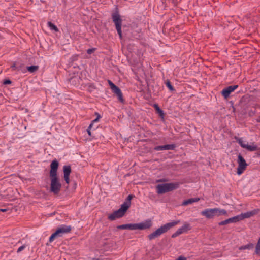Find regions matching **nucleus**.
<instances>
[{
	"label": "nucleus",
	"instance_id": "c9c22d12",
	"mask_svg": "<svg viewBox=\"0 0 260 260\" xmlns=\"http://www.w3.org/2000/svg\"><path fill=\"white\" fill-rule=\"evenodd\" d=\"M11 83V81L9 80H5L4 82V83L5 84H10Z\"/></svg>",
	"mask_w": 260,
	"mask_h": 260
},
{
	"label": "nucleus",
	"instance_id": "f704fd0d",
	"mask_svg": "<svg viewBox=\"0 0 260 260\" xmlns=\"http://www.w3.org/2000/svg\"><path fill=\"white\" fill-rule=\"evenodd\" d=\"M176 260H186V258L183 256H179L177 259Z\"/></svg>",
	"mask_w": 260,
	"mask_h": 260
},
{
	"label": "nucleus",
	"instance_id": "9d476101",
	"mask_svg": "<svg viewBox=\"0 0 260 260\" xmlns=\"http://www.w3.org/2000/svg\"><path fill=\"white\" fill-rule=\"evenodd\" d=\"M190 229V225L188 223H185L182 227L178 229L174 234H173L172 237L175 238L181 234L186 232Z\"/></svg>",
	"mask_w": 260,
	"mask_h": 260
},
{
	"label": "nucleus",
	"instance_id": "bb28decb",
	"mask_svg": "<svg viewBox=\"0 0 260 260\" xmlns=\"http://www.w3.org/2000/svg\"><path fill=\"white\" fill-rule=\"evenodd\" d=\"M251 247L250 245H247L245 246H241L239 248L240 250H244L246 249H249Z\"/></svg>",
	"mask_w": 260,
	"mask_h": 260
},
{
	"label": "nucleus",
	"instance_id": "4be33fe9",
	"mask_svg": "<svg viewBox=\"0 0 260 260\" xmlns=\"http://www.w3.org/2000/svg\"><path fill=\"white\" fill-rule=\"evenodd\" d=\"M154 107L155 108L156 112L159 114L160 116H162L164 115V112L161 109H160L158 105L155 104L154 105Z\"/></svg>",
	"mask_w": 260,
	"mask_h": 260
},
{
	"label": "nucleus",
	"instance_id": "423d86ee",
	"mask_svg": "<svg viewBox=\"0 0 260 260\" xmlns=\"http://www.w3.org/2000/svg\"><path fill=\"white\" fill-rule=\"evenodd\" d=\"M113 21L116 26V28L119 36L120 38H122L121 31V19L119 15L117 13H114L112 14Z\"/></svg>",
	"mask_w": 260,
	"mask_h": 260
},
{
	"label": "nucleus",
	"instance_id": "f3484780",
	"mask_svg": "<svg viewBox=\"0 0 260 260\" xmlns=\"http://www.w3.org/2000/svg\"><path fill=\"white\" fill-rule=\"evenodd\" d=\"M111 90H112L113 93L117 95L119 100H120V101H122V94L121 93L120 89L117 86H115L112 88H111Z\"/></svg>",
	"mask_w": 260,
	"mask_h": 260
},
{
	"label": "nucleus",
	"instance_id": "1a4fd4ad",
	"mask_svg": "<svg viewBox=\"0 0 260 260\" xmlns=\"http://www.w3.org/2000/svg\"><path fill=\"white\" fill-rule=\"evenodd\" d=\"M237 142L242 148L246 149L249 151H253L257 149V146L256 145H254L253 143L249 145L248 142L244 141L242 138H239L237 140Z\"/></svg>",
	"mask_w": 260,
	"mask_h": 260
},
{
	"label": "nucleus",
	"instance_id": "2f4dec72",
	"mask_svg": "<svg viewBox=\"0 0 260 260\" xmlns=\"http://www.w3.org/2000/svg\"><path fill=\"white\" fill-rule=\"evenodd\" d=\"M26 247V245H23L21 246H20L17 250V252H20L21 251H22V250H23Z\"/></svg>",
	"mask_w": 260,
	"mask_h": 260
},
{
	"label": "nucleus",
	"instance_id": "2eb2a0df",
	"mask_svg": "<svg viewBox=\"0 0 260 260\" xmlns=\"http://www.w3.org/2000/svg\"><path fill=\"white\" fill-rule=\"evenodd\" d=\"M175 148L174 144H167L162 146H157L154 148L156 151H161L164 150H173Z\"/></svg>",
	"mask_w": 260,
	"mask_h": 260
},
{
	"label": "nucleus",
	"instance_id": "4c0bfd02",
	"mask_svg": "<svg viewBox=\"0 0 260 260\" xmlns=\"http://www.w3.org/2000/svg\"><path fill=\"white\" fill-rule=\"evenodd\" d=\"M161 181H162V180H159L157 181V182H161Z\"/></svg>",
	"mask_w": 260,
	"mask_h": 260
},
{
	"label": "nucleus",
	"instance_id": "7c9ffc66",
	"mask_svg": "<svg viewBox=\"0 0 260 260\" xmlns=\"http://www.w3.org/2000/svg\"><path fill=\"white\" fill-rule=\"evenodd\" d=\"M92 126H93V123H91V124L89 125V127H88V129H87V133H88V135H89V136H91V135L90 130H91V129L92 128Z\"/></svg>",
	"mask_w": 260,
	"mask_h": 260
},
{
	"label": "nucleus",
	"instance_id": "e433bc0d",
	"mask_svg": "<svg viewBox=\"0 0 260 260\" xmlns=\"http://www.w3.org/2000/svg\"><path fill=\"white\" fill-rule=\"evenodd\" d=\"M7 210L6 209H0V211L4 212H6Z\"/></svg>",
	"mask_w": 260,
	"mask_h": 260
},
{
	"label": "nucleus",
	"instance_id": "a878e982",
	"mask_svg": "<svg viewBox=\"0 0 260 260\" xmlns=\"http://www.w3.org/2000/svg\"><path fill=\"white\" fill-rule=\"evenodd\" d=\"M118 229H128V224H122V225H119L118 227H117Z\"/></svg>",
	"mask_w": 260,
	"mask_h": 260
},
{
	"label": "nucleus",
	"instance_id": "f03ea898",
	"mask_svg": "<svg viewBox=\"0 0 260 260\" xmlns=\"http://www.w3.org/2000/svg\"><path fill=\"white\" fill-rule=\"evenodd\" d=\"M179 223V221H174L173 222L166 223L161 226L160 228H159L158 229H157L156 231H155L151 234H149L148 236V238L150 240H152L153 239L157 238L162 234L167 232L172 227L178 224Z\"/></svg>",
	"mask_w": 260,
	"mask_h": 260
},
{
	"label": "nucleus",
	"instance_id": "473e14b6",
	"mask_svg": "<svg viewBox=\"0 0 260 260\" xmlns=\"http://www.w3.org/2000/svg\"><path fill=\"white\" fill-rule=\"evenodd\" d=\"M94 48H90L87 50V52L88 53V54H91L94 51Z\"/></svg>",
	"mask_w": 260,
	"mask_h": 260
},
{
	"label": "nucleus",
	"instance_id": "7ed1b4c3",
	"mask_svg": "<svg viewBox=\"0 0 260 260\" xmlns=\"http://www.w3.org/2000/svg\"><path fill=\"white\" fill-rule=\"evenodd\" d=\"M179 186L178 183H169L158 184L156 186L157 193L161 194L177 189Z\"/></svg>",
	"mask_w": 260,
	"mask_h": 260
},
{
	"label": "nucleus",
	"instance_id": "f8f14e48",
	"mask_svg": "<svg viewBox=\"0 0 260 260\" xmlns=\"http://www.w3.org/2000/svg\"><path fill=\"white\" fill-rule=\"evenodd\" d=\"M238 88V85L230 86L227 88L223 89L221 92L222 95L224 98H228L231 92H233Z\"/></svg>",
	"mask_w": 260,
	"mask_h": 260
},
{
	"label": "nucleus",
	"instance_id": "20e7f679",
	"mask_svg": "<svg viewBox=\"0 0 260 260\" xmlns=\"http://www.w3.org/2000/svg\"><path fill=\"white\" fill-rule=\"evenodd\" d=\"M71 230V226L61 225L49 238V242H52L56 238L62 236L64 234L69 233Z\"/></svg>",
	"mask_w": 260,
	"mask_h": 260
},
{
	"label": "nucleus",
	"instance_id": "6ab92c4d",
	"mask_svg": "<svg viewBox=\"0 0 260 260\" xmlns=\"http://www.w3.org/2000/svg\"><path fill=\"white\" fill-rule=\"evenodd\" d=\"M215 216H219L220 215H227V212L225 210L215 208Z\"/></svg>",
	"mask_w": 260,
	"mask_h": 260
},
{
	"label": "nucleus",
	"instance_id": "9b49d317",
	"mask_svg": "<svg viewBox=\"0 0 260 260\" xmlns=\"http://www.w3.org/2000/svg\"><path fill=\"white\" fill-rule=\"evenodd\" d=\"M58 165V161L56 160H54L52 161L50 165V177L57 176V171Z\"/></svg>",
	"mask_w": 260,
	"mask_h": 260
},
{
	"label": "nucleus",
	"instance_id": "cd10ccee",
	"mask_svg": "<svg viewBox=\"0 0 260 260\" xmlns=\"http://www.w3.org/2000/svg\"><path fill=\"white\" fill-rule=\"evenodd\" d=\"M96 115H97V117H96V119H95L94 120H93L92 121L91 123H93H93H95V122H98L99 121V119L101 118L100 115L98 113H96Z\"/></svg>",
	"mask_w": 260,
	"mask_h": 260
},
{
	"label": "nucleus",
	"instance_id": "c756f323",
	"mask_svg": "<svg viewBox=\"0 0 260 260\" xmlns=\"http://www.w3.org/2000/svg\"><path fill=\"white\" fill-rule=\"evenodd\" d=\"M228 224H229L228 219L221 221L219 223V225H224Z\"/></svg>",
	"mask_w": 260,
	"mask_h": 260
},
{
	"label": "nucleus",
	"instance_id": "5701e85b",
	"mask_svg": "<svg viewBox=\"0 0 260 260\" xmlns=\"http://www.w3.org/2000/svg\"><path fill=\"white\" fill-rule=\"evenodd\" d=\"M48 26L51 29L54 30L55 31H57L58 30L57 27L51 22H48L47 23Z\"/></svg>",
	"mask_w": 260,
	"mask_h": 260
},
{
	"label": "nucleus",
	"instance_id": "f257e3e1",
	"mask_svg": "<svg viewBox=\"0 0 260 260\" xmlns=\"http://www.w3.org/2000/svg\"><path fill=\"white\" fill-rule=\"evenodd\" d=\"M133 197L134 196L133 195H128L127 197L126 201L121 205V207L118 210L110 214L108 217L109 219L111 220H113L117 218L123 216L126 210L130 207L131 201Z\"/></svg>",
	"mask_w": 260,
	"mask_h": 260
},
{
	"label": "nucleus",
	"instance_id": "393cba45",
	"mask_svg": "<svg viewBox=\"0 0 260 260\" xmlns=\"http://www.w3.org/2000/svg\"><path fill=\"white\" fill-rule=\"evenodd\" d=\"M166 86L167 87L171 90V91H173L174 90V87H173V86H172L171 84V82L169 81H167V82H166Z\"/></svg>",
	"mask_w": 260,
	"mask_h": 260
},
{
	"label": "nucleus",
	"instance_id": "0eeeda50",
	"mask_svg": "<svg viewBox=\"0 0 260 260\" xmlns=\"http://www.w3.org/2000/svg\"><path fill=\"white\" fill-rule=\"evenodd\" d=\"M51 178V190L54 193H57L61 187V184L59 182L57 176L50 177Z\"/></svg>",
	"mask_w": 260,
	"mask_h": 260
},
{
	"label": "nucleus",
	"instance_id": "b1692460",
	"mask_svg": "<svg viewBox=\"0 0 260 260\" xmlns=\"http://www.w3.org/2000/svg\"><path fill=\"white\" fill-rule=\"evenodd\" d=\"M255 253L256 254L260 253V237L255 247Z\"/></svg>",
	"mask_w": 260,
	"mask_h": 260
},
{
	"label": "nucleus",
	"instance_id": "39448f33",
	"mask_svg": "<svg viewBox=\"0 0 260 260\" xmlns=\"http://www.w3.org/2000/svg\"><path fill=\"white\" fill-rule=\"evenodd\" d=\"M152 225L151 220H147L144 222L134 223V224H128V230H146L150 228Z\"/></svg>",
	"mask_w": 260,
	"mask_h": 260
},
{
	"label": "nucleus",
	"instance_id": "aec40b11",
	"mask_svg": "<svg viewBox=\"0 0 260 260\" xmlns=\"http://www.w3.org/2000/svg\"><path fill=\"white\" fill-rule=\"evenodd\" d=\"M229 223H236L241 221L239 215L228 219Z\"/></svg>",
	"mask_w": 260,
	"mask_h": 260
},
{
	"label": "nucleus",
	"instance_id": "412c9836",
	"mask_svg": "<svg viewBox=\"0 0 260 260\" xmlns=\"http://www.w3.org/2000/svg\"><path fill=\"white\" fill-rule=\"evenodd\" d=\"M39 67L37 66H31L27 67V70L30 73H34L38 69Z\"/></svg>",
	"mask_w": 260,
	"mask_h": 260
},
{
	"label": "nucleus",
	"instance_id": "c85d7f7f",
	"mask_svg": "<svg viewBox=\"0 0 260 260\" xmlns=\"http://www.w3.org/2000/svg\"><path fill=\"white\" fill-rule=\"evenodd\" d=\"M11 68H12V70H13V71H15V70L18 71V70H19V68L16 66V63H14L11 66Z\"/></svg>",
	"mask_w": 260,
	"mask_h": 260
},
{
	"label": "nucleus",
	"instance_id": "dca6fc26",
	"mask_svg": "<svg viewBox=\"0 0 260 260\" xmlns=\"http://www.w3.org/2000/svg\"><path fill=\"white\" fill-rule=\"evenodd\" d=\"M256 214L255 211H251L246 213H241L239 215L241 220H243L245 218H249Z\"/></svg>",
	"mask_w": 260,
	"mask_h": 260
},
{
	"label": "nucleus",
	"instance_id": "6e6552de",
	"mask_svg": "<svg viewBox=\"0 0 260 260\" xmlns=\"http://www.w3.org/2000/svg\"><path fill=\"white\" fill-rule=\"evenodd\" d=\"M238 167L237 168V173L239 175H240L242 174L243 173V172L246 170V167L247 166V164L246 163L245 160L240 154L238 155Z\"/></svg>",
	"mask_w": 260,
	"mask_h": 260
},
{
	"label": "nucleus",
	"instance_id": "72a5a7b5",
	"mask_svg": "<svg viewBox=\"0 0 260 260\" xmlns=\"http://www.w3.org/2000/svg\"><path fill=\"white\" fill-rule=\"evenodd\" d=\"M108 83L109 84V86H110L111 89L116 86L110 80L108 81Z\"/></svg>",
	"mask_w": 260,
	"mask_h": 260
},
{
	"label": "nucleus",
	"instance_id": "ddd939ff",
	"mask_svg": "<svg viewBox=\"0 0 260 260\" xmlns=\"http://www.w3.org/2000/svg\"><path fill=\"white\" fill-rule=\"evenodd\" d=\"M201 215L207 218H212L215 216L214 208L206 209L202 211Z\"/></svg>",
	"mask_w": 260,
	"mask_h": 260
},
{
	"label": "nucleus",
	"instance_id": "4468645a",
	"mask_svg": "<svg viewBox=\"0 0 260 260\" xmlns=\"http://www.w3.org/2000/svg\"><path fill=\"white\" fill-rule=\"evenodd\" d=\"M63 169L64 180L67 184H69L70 182L69 176L71 172V167L70 166H64Z\"/></svg>",
	"mask_w": 260,
	"mask_h": 260
},
{
	"label": "nucleus",
	"instance_id": "a211bd4d",
	"mask_svg": "<svg viewBox=\"0 0 260 260\" xmlns=\"http://www.w3.org/2000/svg\"><path fill=\"white\" fill-rule=\"evenodd\" d=\"M200 200L199 198H190L188 200H185L183 202L182 205L186 206L189 204H191L194 202H197Z\"/></svg>",
	"mask_w": 260,
	"mask_h": 260
}]
</instances>
